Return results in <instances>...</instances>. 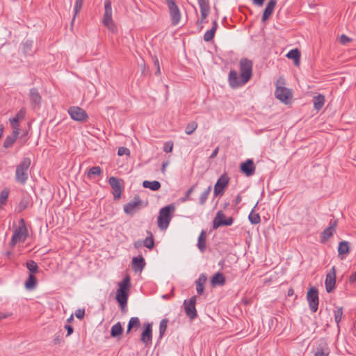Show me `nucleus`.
I'll list each match as a JSON object with an SVG mask.
<instances>
[{
    "mask_svg": "<svg viewBox=\"0 0 356 356\" xmlns=\"http://www.w3.org/2000/svg\"><path fill=\"white\" fill-rule=\"evenodd\" d=\"M253 63L252 60L243 58H241L239 63L240 76L235 70H231L228 81L232 88H237L247 83L251 79L252 75Z\"/></svg>",
    "mask_w": 356,
    "mask_h": 356,
    "instance_id": "1",
    "label": "nucleus"
},
{
    "mask_svg": "<svg viewBox=\"0 0 356 356\" xmlns=\"http://www.w3.org/2000/svg\"><path fill=\"white\" fill-rule=\"evenodd\" d=\"M31 164L30 158L24 157L17 165L15 172V181L24 185L29 179V168Z\"/></svg>",
    "mask_w": 356,
    "mask_h": 356,
    "instance_id": "2",
    "label": "nucleus"
},
{
    "mask_svg": "<svg viewBox=\"0 0 356 356\" xmlns=\"http://www.w3.org/2000/svg\"><path fill=\"white\" fill-rule=\"evenodd\" d=\"M175 211V206L173 204H169L160 210L157 219L158 227L160 229L165 230L168 228Z\"/></svg>",
    "mask_w": 356,
    "mask_h": 356,
    "instance_id": "3",
    "label": "nucleus"
},
{
    "mask_svg": "<svg viewBox=\"0 0 356 356\" xmlns=\"http://www.w3.org/2000/svg\"><path fill=\"white\" fill-rule=\"evenodd\" d=\"M102 23L112 33H115L117 31L116 26L112 19V6L111 0H105L104 1V14Z\"/></svg>",
    "mask_w": 356,
    "mask_h": 356,
    "instance_id": "4",
    "label": "nucleus"
},
{
    "mask_svg": "<svg viewBox=\"0 0 356 356\" xmlns=\"http://www.w3.org/2000/svg\"><path fill=\"white\" fill-rule=\"evenodd\" d=\"M307 299L310 310L314 313L316 312L318 310L319 304L318 289L315 287H311L307 291Z\"/></svg>",
    "mask_w": 356,
    "mask_h": 356,
    "instance_id": "5",
    "label": "nucleus"
},
{
    "mask_svg": "<svg viewBox=\"0 0 356 356\" xmlns=\"http://www.w3.org/2000/svg\"><path fill=\"white\" fill-rule=\"evenodd\" d=\"M234 218L232 217L226 218L222 211H218L213 220V228L218 229L222 226H230L233 224Z\"/></svg>",
    "mask_w": 356,
    "mask_h": 356,
    "instance_id": "6",
    "label": "nucleus"
},
{
    "mask_svg": "<svg viewBox=\"0 0 356 356\" xmlns=\"http://www.w3.org/2000/svg\"><path fill=\"white\" fill-rule=\"evenodd\" d=\"M229 181V177L227 173L222 174L217 180L214 186L213 194L216 197L223 195L225 188L227 187Z\"/></svg>",
    "mask_w": 356,
    "mask_h": 356,
    "instance_id": "7",
    "label": "nucleus"
},
{
    "mask_svg": "<svg viewBox=\"0 0 356 356\" xmlns=\"http://www.w3.org/2000/svg\"><path fill=\"white\" fill-rule=\"evenodd\" d=\"M68 113L72 119L78 122H84L88 118L87 113L79 106L70 107Z\"/></svg>",
    "mask_w": 356,
    "mask_h": 356,
    "instance_id": "8",
    "label": "nucleus"
},
{
    "mask_svg": "<svg viewBox=\"0 0 356 356\" xmlns=\"http://www.w3.org/2000/svg\"><path fill=\"white\" fill-rule=\"evenodd\" d=\"M196 296L191 297L189 300L184 302V310L186 315L191 318L194 319L197 316L195 308Z\"/></svg>",
    "mask_w": 356,
    "mask_h": 356,
    "instance_id": "9",
    "label": "nucleus"
},
{
    "mask_svg": "<svg viewBox=\"0 0 356 356\" xmlns=\"http://www.w3.org/2000/svg\"><path fill=\"white\" fill-rule=\"evenodd\" d=\"M330 353V349L327 341L325 339H320L314 349V356H329Z\"/></svg>",
    "mask_w": 356,
    "mask_h": 356,
    "instance_id": "10",
    "label": "nucleus"
},
{
    "mask_svg": "<svg viewBox=\"0 0 356 356\" xmlns=\"http://www.w3.org/2000/svg\"><path fill=\"white\" fill-rule=\"evenodd\" d=\"M27 236L26 227H17L12 236L10 245L14 246L18 242H24Z\"/></svg>",
    "mask_w": 356,
    "mask_h": 356,
    "instance_id": "11",
    "label": "nucleus"
},
{
    "mask_svg": "<svg viewBox=\"0 0 356 356\" xmlns=\"http://www.w3.org/2000/svg\"><path fill=\"white\" fill-rule=\"evenodd\" d=\"M336 284V269L335 267L333 266L330 273H328L326 275L325 278V289L327 293H331L335 288Z\"/></svg>",
    "mask_w": 356,
    "mask_h": 356,
    "instance_id": "12",
    "label": "nucleus"
},
{
    "mask_svg": "<svg viewBox=\"0 0 356 356\" xmlns=\"http://www.w3.org/2000/svg\"><path fill=\"white\" fill-rule=\"evenodd\" d=\"M275 95L279 100L285 104H288L292 97L291 90L285 87H277Z\"/></svg>",
    "mask_w": 356,
    "mask_h": 356,
    "instance_id": "13",
    "label": "nucleus"
},
{
    "mask_svg": "<svg viewBox=\"0 0 356 356\" xmlns=\"http://www.w3.org/2000/svg\"><path fill=\"white\" fill-rule=\"evenodd\" d=\"M141 204L142 200H140L139 195H135L134 201H131L124 205V211L127 214H133L139 209V207L141 205Z\"/></svg>",
    "mask_w": 356,
    "mask_h": 356,
    "instance_id": "14",
    "label": "nucleus"
},
{
    "mask_svg": "<svg viewBox=\"0 0 356 356\" xmlns=\"http://www.w3.org/2000/svg\"><path fill=\"white\" fill-rule=\"evenodd\" d=\"M108 183L111 186L113 191V195L115 200L119 199L122 194V185L120 179L115 177H111L108 179Z\"/></svg>",
    "mask_w": 356,
    "mask_h": 356,
    "instance_id": "15",
    "label": "nucleus"
},
{
    "mask_svg": "<svg viewBox=\"0 0 356 356\" xmlns=\"http://www.w3.org/2000/svg\"><path fill=\"white\" fill-rule=\"evenodd\" d=\"M337 225V221H330L329 226L323 230L321 236V241L325 243L332 236Z\"/></svg>",
    "mask_w": 356,
    "mask_h": 356,
    "instance_id": "16",
    "label": "nucleus"
},
{
    "mask_svg": "<svg viewBox=\"0 0 356 356\" xmlns=\"http://www.w3.org/2000/svg\"><path fill=\"white\" fill-rule=\"evenodd\" d=\"M200 8L201 18L197 22L202 24L210 13V6L208 0H197Z\"/></svg>",
    "mask_w": 356,
    "mask_h": 356,
    "instance_id": "17",
    "label": "nucleus"
},
{
    "mask_svg": "<svg viewBox=\"0 0 356 356\" xmlns=\"http://www.w3.org/2000/svg\"><path fill=\"white\" fill-rule=\"evenodd\" d=\"M255 165L252 159H247L240 165L241 171L247 177L252 176L255 172Z\"/></svg>",
    "mask_w": 356,
    "mask_h": 356,
    "instance_id": "18",
    "label": "nucleus"
},
{
    "mask_svg": "<svg viewBox=\"0 0 356 356\" xmlns=\"http://www.w3.org/2000/svg\"><path fill=\"white\" fill-rule=\"evenodd\" d=\"M145 329L141 334L140 340L146 346L150 344L152 340V323H145Z\"/></svg>",
    "mask_w": 356,
    "mask_h": 356,
    "instance_id": "19",
    "label": "nucleus"
},
{
    "mask_svg": "<svg viewBox=\"0 0 356 356\" xmlns=\"http://www.w3.org/2000/svg\"><path fill=\"white\" fill-rule=\"evenodd\" d=\"M172 17L173 26L178 24V7L174 0H166Z\"/></svg>",
    "mask_w": 356,
    "mask_h": 356,
    "instance_id": "20",
    "label": "nucleus"
},
{
    "mask_svg": "<svg viewBox=\"0 0 356 356\" xmlns=\"http://www.w3.org/2000/svg\"><path fill=\"white\" fill-rule=\"evenodd\" d=\"M128 297L129 293L127 291H123L122 289L117 290L115 298L119 303L122 310H124V309L127 307Z\"/></svg>",
    "mask_w": 356,
    "mask_h": 356,
    "instance_id": "21",
    "label": "nucleus"
},
{
    "mask_svg": "<svg viewBox=\"0 0 356 356\" xmlns=\"http://www.w3.org/2000/svg\"><path fill=\"white\" fill-rule=\"evenodd\" d=\"M276 4H277L276 0H269V1L268 2V3L264 10L263 15H262L261 20L263 22H264L267 19H268V18L273 14L274 10L275 8Z\"/></svg>",
    "mask_w": 356,
    "mask_h": 356,
    "instance_id": "22",
    "label": "nucleus"
},
{
    "mask_svg": "<svg viewBox=\"0 0 356 356\" xmlns=\"http://www.w3.org/2000/svg\"><path fill=\"white\" fill-rule=\"evenodd\" d=\"M29 97L31 103L33 108L40 106L42 101V97L40 96L37 88H33L30 90Z\"/></svg>",
    "mask_w": 356,
    "mask_h": 356,
    "instance_id": "23",
    "label": "nucleus"
},
{
    "mask_svg": "<svg viewBox=\"0 0 356 356\" xmlns=\"http://www.w3.org/2000/svg\"><path fill=\"white\" fill-rule=\"evenodd\" d=\"M145 266V261L142 256L134 257L132 259V268L135 272H141Z\"/></svg>",
    "mask_w": 356,
    "mask_h": 356,
    "instance_id": "24",
    "label": "nucleus"
},
{
    "mask_svg": "<svg viewBox=\"0 0 356 356\" xmlns=\"http://www.w3.org/2000/svg\"><path fill=\"white\" fill-rule=\"evenodd\" d=\"M207 277L205 274L202 273L199 276V278L195 281L196 291L198 295H202L204 291V285L207 282Z\"/></svg>",
    "mask_w": 356,
    "mask_h": 356,
    "instance_id": "25",
    "label": "nucleus"
},
{
    "mask_svg": "<svg viewBox=\"0 0 356 356\" xmlns=\"http://www.w3.org/2000/svg\"><path fill=\"white\" fill-rule=\"evenodd\" d=\"M226 282V279L222 273H215L211 279V284L215 287L217 286H223Z\"/></svg>",
    "mask_w": 356,
    "mask_h": 356,
    "instance_id": "26",
    "label": "nucleus"
},
{
    "mask_svg": "<svg viewBox=\"0 0 356 356\" xmlns=\"http://www.w3.org/2000/svg\"><path fill=\"white\" fill-rule=\"evenodd\" d=\"M207 232L202 230L197 240V248L201 252H204L207 248Z\"/></svg>",
    "mask_w": 356,
    "mask_h": 356,
    "instance_id": "27",
    "label": "nucleus"
},
{
    "mask_svg": "<svg viewBox=\"0 0 356 356\" xmlns=\"http://www.w3.org/2000/svg\"><path fill=\"white\" fill-rule=\"evenodd\" d=\"M300 56V51L298 49H291L286 54V57L288 58L292 59L293 60L294 65L296 66H299Z\"/></svg>",
    "mask_w": 356,
    "mask_h": 356,
    "instance_id": "28",
    "label": "nucleus"
},
{
    "mask_svg": "<svg viewBox=\"0 0 356 356\" xmlns=\"http://www.w3.org/2000/svg\"><path fill=\"white\" fill-rule=\"evenodd\" d=\"M140 325V321L138 317H131L127 325V334H129L132 330L138 329Z\"/></svg>",
    "mask_w": 356,
    "mask_h": 356,
    "instance_id": "29",
    "label": "nucleus"
},
{
    "mask_svg": "<svg viewBox=\"0 0 356 356\" xmlns=\"http://www.w3.org/2000/svg\"><path fill=\"white\" fill-rule=\"evenodd\" d=\"M325 97L323 95H318L316 96H314L313 98V103L314 108L317 111L321 110L325 104Z\"/></svg>",
    "mask_w": 356,
    "mask_h": 356,
    "instance_id": "30",
    "label": "nucleus"
},
{
    "mask_svg": "<svg viewBox=\"0 0 356 356\" xmlns=\"http://www.w3.org/2000/svg\"><path fill=\"white\" fill-rule=\"evenodd\" d=\"M19 134V133H17V132L15 133V132L13 131L12 135L8 136L5 138V140L3 142V147L9 148V147H12L13 145L16 141Z\"/></svg>",
    "mask_w": 356,
    "mask_h": 356,
    "instance_id": "31",
    "label": "nucleus"
},
{
    "mask_svg": "<svg viewBox=\"0 0 356 356\" xmlns=\"http://www.w3.org/2000/svg\"><path fill=\"white\" fill-rule=\"evenodd\" d=\"M143 186L145 188H149L153 191H158L161 188V184L158 181H144L143 182Z\"/></svg>",
    "mask_w": 356,
    "mask_h": 356,
    "instance_id": "32",
    "label": "nucleus"
},
{
    "mask_svg": "<svg viewBox=\"0 0 356 356\" xmlns=\"http://www.w3.org/2000/svg\"><path fill=\"white\" fill-rule=\"evenodd\" d=\"M24 284L26 289L33 290L37 285V278L34 275L30 274Z\"/></svg>",
    "mask_w": 356,
    "mask_h": 356,
    "instance_id": "33",
    "label": "nucleus"
},
{
    "mask_svg": "<svg viewBox=\"0 0 356 356\" xmlns=\"http://www.w3.org/2000/svg\"><path fill=\"white\" fill-rule=\"evenodd\" d=\"M350 252L349 243L346 241H341L338 247L339 255H345L348 254Z\"/></svg>",
    "mask_w": 356,
    "mask_h": 356,
    "instance_id": "34",
    "label": "nucleus"
},
{
    "mask_svg": "<svg viewBox=\"0 0 356 356\" xmlns=\"http://www.w3.org/2000/svg\"><path fill=\"white\" fill-rule=\"evenodd\" d=\"M123 332L122 326L120 322H118L115 325H113L111 330V336L112 337H117L122 334Z\"/></svg>",
    "mask_w": 356,
    "mask_h": 356,
    "instance_id": "35",
    "label": "nucleus"
},
{
    "mask_svg": "<svg viewBox=\"0 0 356 356\" xmlns=\"http://www.w3.org/2000/svg\"><path fill=\"white\" fill-rule=\"evenodd\" d=\"M102 173L103 170L99 166H94L88 170L87 177L88 178L91 179L94 176H100Z\"/></svg>",
    "mask_w": 356,
    "mask_h": 356,
    "instance_id": "36",
    "label": "nucleus"
},
{
    "mask_svg": "<svg viewBox=\"0 0 356 356\" xmlns=\"http://www.w3.org/2000/svg\"><path fill=\"white\" fill-rule=\"evenodd\" d=\"M30 204V197L29 195H24L22 197L21 201L18 205L19 212L26 209Z\"/></svg>",
    "mask_w": 356,
    "mask_h": 356,
    "instance_id": "37",
    "label": "nucleus"
},
{
    "mask_svg": "<svg viewBox=\"0 0 356 356\" xmlns=\"http://www.w3.org/2000/svg\"><path fill=\"white\" fill-rule=\"evenodd\" d=\"M147 233L149 236L143 241V245L147 248L152 250L154 247V241L152 234L150 232H147Z\"/></svg>",
    "mask_w": 356,
    "mask_h": 356,
    "instance_id": "38",
    "label": "nucleus"
},
{
    "mask_svg": "<svg viewBox=\"0 0 356 356\" xmlns=\"http://www.w3.org/2000/svg\"><path fill=\"white\" fill-rule=\"evenodd\" d=\"M130 287V277L129 276H126L121 282L119 283V289H122L123 291H129V289Z\"/></svg>",
    "mask_w": 356,
    "mask_h": 356,
    "instance_id": "39",
    "label": "nucleus"
},
{
    "mask_svg": "<svg viewBox=\"0 0 356 356\" xmlns=\"http://www.w3.org/2000/svg\"><path fill=\"white\" fill-rule=\"evenodd\" d=\"M248 219L252 225H257L261 222V218L259 213H254V210H252L248 216Z\"/></svg>",
    "mask_w": 356,
    "mask_h": 356,
    "instance_id": "40",
    "label": "nucleus"
},
{
    "mask_svg": "<svg viewBox=\"0 0 356 356\" xmlns=\"http://www.w3.org/2000/svg\"><path fill=\"white\" fill-rule=\"evenodd\" d=\"M211 186H209L204 192L202 193L199 198V203L200 205H204L206 203L208 196L211 193Z\"/></svg>",
    "mask_w": 356,
    "mask_h": 356,
    "instance_id": "41",
    "label": "nucleus"
},
{
    "mask_svg": "<svg viewBox=\"0 0 356 356\" xmlns=\"http://www.w3.org/2000/svg\"><path fill=\"white\" fill-rule=\"evenodd\" d=\"M27 269L31 272V274L36 273L38 271V266L33 260H29L26 263Z\"/></svg>",
    "mask_w": 356,
    "mask_h": 356,
    "instance_id": "42",
    "label": "nucleus"
},
{
    "mask_svg": "<svg viewBox=\"0 0 356 356\" xmlns=\"http://www.w3.org/2000/svg\"><path fill=\"white\" fill-rule=\"evenodd\" d=\"M33 42L26 41L22 44V51L24 54L29 55L32 53Z\"/></svg>",
    "mask_w": 356,
    "mask_h": 356,
    "instance_id": "43",
    "label": "nucleus"
},
{
    "mask_svg": "<svg viewBox=\"0 0 356 356\" xmlns=\"http://www.w3.org/2000/svg\"><path fill=\"white\" fill-rule=\"evenodd\" d=\"M83 3V0H76L74 8V17L72 19V24H73L76 15L80 12V10L82 8Z\"/></svg>",
    "mask_w": 356,
    "mask_h": 356,
    "instance_id": "44",
    "label": "nucleus"
},
{
    "mask_svg": "<svg viewBox=\"0 0 356 356\" xmlns=\"http://www.w3.org/2000/svg\"><path fill=\"white\" fill-rule=\"evenodd\" d=\"M9 121L10 122L11 127L13 129V131L15 133H19V120L16 117H14L13 118L10 119Z\"/></svg>",
    "mask_w": 356,
    "mask_h": 356,
    "instance_id": "45",
    "label": "nucleus"
},
{
    "mask_svg": "<svg viewBox=\"0 0 356 356\" xmlns=\"http://www.w3.org/2000/svg\"><path fill=\"white\" fill-rule=\"evenodd\" d=\"M343 315V307H339L334 311V321L337 325L340 323Z\"/></svg>",
    "mask_w": 356,
    "mask_h": 356,
    "instance_id": "46",
    "label": "nucleus"
},
{
    "mask_svg": "<svg viewBox=\"0 0 356 356\" xmlns=\"http://www.w3.org/2000/svg\"><path fill=\"white\" fill-rule=\"evenodd\" d=\"M197 127V124L195 122L193 121L188 124L186 127L185 132L188 135L193 134Z\"/></svg>",
    "mask_w": 356,
    "mask_h": 356,
    "instance_id": "47",
    "label": "nucleus"
},
{
    "mask_svg": "<svg viewBox=\"0 0 356 356\" xmlns=\"http://www.w3.org/2000/svg\"><path fill=\"white\" fill-rule=\"evenodd\" d=\"M8 197V191L6 190H3L0 194V208L6 204Z\"/></svg>",
    "mask_w": 356,
    "mask_h": 356,
    "instance_id": "48",
    "label": "nucleus"
},
{
    "mask_svg": "<svg viewBox=\"0 0 356 356\" xmlns=\"http://www.w3.org/2000/svg\"><path fill=\"white\" fill-rule=\"evenodd\" d=\"M168 319H163L161 322H160V325H159V334H160V337H161L163 334L165 333V330H166V328H167V323H168Z\"/></svg>",
    "mask_w": 356,
    "mask_h": 356,
    "instance_id": "49",
    "label": "nucleus"
},
{
    "mask_svg": "<svg viewBox=\"0 0 356 356\" xmlns=\"http://www.w3.org/2000/svg\"><path fill=\"white\" fill-rule=\"evenodd\" d=\"M215 31L213 30H208L204 35V40L205 42H210L211 41L215 35Z\"/></svg>",
    "mask_w": 356,
    "mask_h": 356,
    "instance_id": "50",
    "label": "nucleus"
},
{
    "mask_svg": "<svg viewBox=\"0 0 356 356\" xmlns=\"http://www.w3.org/2000/svg\"><path fill=\"white\" fill-rule=\"evenodd\" d=\"M196 186L197 184L193 185L186 191L185 196L181 198V202H186L190 200V195L193 192L194 188Z\"/></svg>",
    "mask_w": 356,
    "mask_h": 356,
    "instance_id": "51",
    "label": "nucleus"
},
{
    "mask_svg": "<svg viewBox=\"0 0 356 356\" xmlns=\"http://www.w3.org/2000/svg\"><path fill=\"white\" fill-rule=\"evenodd\" d=\"M118 154L119 156L129 155L130 154V151L127 147H120L118 148Z\"/></svg>",
    "mask_w": 356,
    "mask_h": 356,
    "instance_id": "52",
    "label": "nucleus"
},
{
    "mask_svg": "<svg viewBox=\"0 0 356 356\" xmlns=\"http://www.w3.org/2000/svg\"><path fill=\"white\" fill-rule=\"evenodd\" d=\"M173 148V143L168 141L164 144L163 151L166 153L170 152Z\"/></svg>",
    "mask_w": 356,
    "mask_h": 356,
    "instance_id": "53",
    "label": "nucleus"
},
{
    "mask_svg": "<svg viewBox=\"0 0 356 356\" xmlns=\"http://www.w3.org/2000/svg\"><path fill=\"white\" fill-rule=\"evenodd\" d=\"M75 316L77 318L82 320L85 316V309H78L75 312Z\"/></svg>",
    "mask_w": 356,
    "mask_h": 356,
    "instance_id": "54",
    "label": "nucleus"
},
{
    "mask_svg": "<svg viewBox=\"0 0 356 356\" xmlns=\"http://www.w3.org/2000/svg\"><path fill=\"white\" fill-rule=\"evenodd\" d=\"M352 41V39L344 34H342L339 38V42L341 44H346Z\"/></svg>",
    "mask_w": 356,
    "mask_h": 356,
    "instance_id": "55",
    "label": "nucleus"
},
{
    "mask_svg": "<svg viewBox=\"0 0 356 356\" xmlns=\"http://www.w3.org/2000/svg\"><path fill=\"white\" fill-rule=\"evenodd\" d=\"M153 61H154V65L155 68H156L155 74L156 75H159L161 74V69H160V66H159V59L157 58V57H154L153 58Z\"/></svg>",
    "mask_w": 356,
    "mask_h": 356,
    "instance_id": "56",
    "label": "nucleus"
},
{
    "mask_svg": "<svg viewBox=\"0 0 356 356\" xmlns=\"http://www.w3.org/2000/svg\"><path fill=\"white\" fill-rule=\"evenodd\" d=\"M26 111L24 108H21L16 115V118L19 120H22L25 118Z\"/></svg>",
    "mask_w": 356,
    "mask_h": 356,
    "instance_id": "57",
    "label": "nucleus"
},
{
    "mask_svg": "<svg viewBox=\"0 0 356 356\" xmlns=\"http://www.w3.org/2000/svg\"><path fill=\"white\" fill-rule=\"evenodd\" d=\"M65 328L67 331V337L70 336V334H72L73 333L74 329H73L72 326H71L70 325H65Z\"/></svg>",
    "mask_w": 356,
    "mask_h": 356,
    "instance_id": "58",
    "label": "nucleus"
},
{
    "mask_svg": "<svg viewBox=\"0 0 356 356\" xmlns=\"http://www.w3.org/2000/svg\"><path fill=\"white\" fill-rule=\"evenodd\" d=\"M265 0H252V3L257 6L261 7Z\"/></svg>",
    "mask_w": 356,
    "mask_h": 356,
    "instance_id": "59",
    "label": "nucleus"
},
{
    "mask_svg": "<svg viewBox=\"0 0 356 356\" xmlns=\"http://www.w3.org/2000/svg\"><path fill=\"white\" fill-rule=\"evenodd\" d=\"M218 151H219V147H216V148L213 151V152H212V154L210 155L209 158H210V159H214V158L217 156V154H218Z\"/></svg>",
    "mask_w": 356,
    "mask_h": 356,
    "instance_id": "60",
    "label": "nucleus"
},
{
    "mask_svg": "<svg viewBox=\"0 0 356 356\" xmlns=\"http://www.w3.org/2000/svg\"><path fill=\"white\" fill-rule=\"evenodd\" d=\"M217 29H218V23H217V18H216L212 22V28L211 29L213 30V31L216 32Z\"/></svg>",
    "mask_w": 356,
    "mask_h": 356,
    "instance_id": "61",
    "label": "nucleus"
},
{
    "mask_svg": "<svg viewBox=\"0 0 356 356\" xmlns=\"http://www.w3.org/2000/svg\"><path fill=\"white\" fill-rule=\"evenodd\" d=\"M241 195H237V196L236 197L235 200H234V204L235 205H237L238 204L241 202Z\"/></svg>",
    "mask_w": 356,
    "mask_h": 356,
    "instance_id": "62",
    "label": "nucleus"
},
{
    "mask_svg": "<svg viewBox=\"0 0 356 356\" xmlns=\"http://www.w3.org/2000/svg\"><path fill=\"white\" fill-rule=\"evenodd\" d=\"M349 281L350 283H353L356 281V272L353 273L349 278Z\"/></svg>",
    "mask_w": 356,
    "mask_h": 356,
    "instance_id": "63",
    "label": "nucleus"
},
{
    "mask_svg": "<svg viewBox=\"0 0 356 356\" xmlns=\"http://www.w3.org/2000/svg\"><path fill=\"white\" fill-rule=\"evenodd\" d=\"M142 244H143V242L138 241H136L134 245L136 248H139L140 247H141Z\"/></svg>",
    "mask_w": 356,
    "mask_h": 356,
    "instance_id": "64",
    "label": "nucleus"
}]
</instances>
